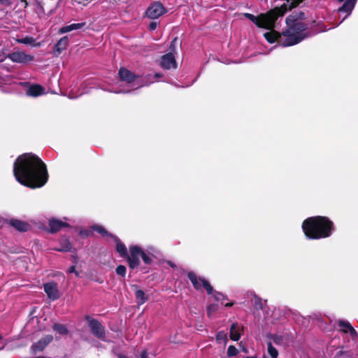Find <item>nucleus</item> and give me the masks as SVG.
Here are the masks:
<instances>
[{
  "mask_svg": "<svg viewBox=\"0 0 358 358\" xmlns=\"http://www.w3.org/2000/svg\"><path fill=\"white\" fill-rule=\"evenodd\" d=\"M302 229L308 238L320 239L331 236L334 231V224L327 217L315 216L305 220Z\"/></svg>",
  "mask_w": 358,
  "mask_h": 358,
  "instance_id": "obj_3",
  "label": "nucleus"
},
{
  "mask_svg": "<svg viewBox=\"0 0 358 358\" xmlns=\"http://www.w3.org/2000/svg\"><path fill=\"white\" fill-rule=\"evenodd\" d=\"M130 255L125 258L127 259L129 266L131 269L136 268L140 264V257L142 255V248L138 245H131L129 247Z\"/></svg>",
  "mask_w": 358,
  "mask_h": 358,
  "instance_id": "obj_9",
  "label": "nucleus"
},
{
  "mask_svg": "<svg viewBox=\"0 0 358 358\" xmlns=\"http://www.w3.org/2000/svg\"><path fill=\"white\" fill-rule=\"evenodd\" d=\"M167 12L166 8L159 1L152 2L145 10V15L152 20L159 18Z\"/></svg>",
  "mask_w": 358,
  "mask_h": 358,
  "instance_id": "obj_8",
  "label": "nucleus"
},
{
  "mask_svg": "<svg viewBox=\"0 0 358 358\" xmlns=\"http://www.w3.org/2000/svg\"><path fill=\"white\" fill-rule=\"evenodd\" d=\"M246 358H255L254 357H247Z\"/></svg>",
  "mask_w": 358,
  "mask_h": 358,
  "instance_id": "obj_51",
  "label": "nucleus"
},
{
  "mask_svg": "<svg viewBox=\"0 0 358 358\" xmlns=\"http://www.w3.org/2000/svg\"><path fill=\"white\" fill-rule=\"evenodd\" d=\"M64 220L65 221H68V220H69V219H68L67 217H64Z\"/></svg>",
  "mask_w": 358,
  "mask_h": 358,
  "instance_id": "obj_50",
  "label": "nucleus"
},
{
  "mask_svg": "<svg viewBox=\"0 0 358 358\" xmlns=\"http://www.w3.org/2000/svg\"><path fill=\"white\" fill-rule=\"evenodd\" d=\"M324 31L323 29H320L318 32Z\"/></svg>",
  "mask_w": 358,
  "mask_h": 358,
  "instance_id": "obj_53",
  "label": "nucleus"
},
{
  "mask_svg": "<svg viewBox=\"0 0 358 358\" xmlns=\"http://www.w3.org/2000/svg\"><path fill=\"white\" fill-rule=\"evenodd\" d=\"M263 358H268L266 355H264Z\"/></svg>",
  "mask_w": 358,
  "mask_h": 358,
  "instance_id": "obj_52",
  "label": "nucleus"
},
{
  "mask_svg": "<svg viewBox=\"0 0 358 358\" xmlns=\"http://www.w3.org/2000/svg\"><path fill=\"white\" fill-rule=\"evenodd\" d=\"M158 23L157 22H151L148 25V29L150 31H154L156 29Z\"/></svg>",
  "mask_w": 358,
  "mask_h": 358,
  "instance_id": "obj_40",
  "label": "nucleus"
},
{
  "mask_svg": "<svg viewBox=\"0 0 358 358\" xmlns=\"http://www.w3.org/2000/svg\"><path fill=\"white\" fill-rule=\"evenodd\" d=\"M155 82L153 74L149 73L144 76H139V83H138V88L148 86Z\"/></svg>",
  "mask_w": 358,
  "mask_h": 358,
  "instance_id": "obj_20",
  "label": "nucleus"
},
{
  "mask_svg": "<svg viewBox=\"0 0 358 358\" xmlns=\"http://www.w3.org/2000/svg\"><path fill=\"white\" fill-rule=\"evenodd\" d=\"M167 264L169 265L173 268H176V265L173 262H172L171 261H168L167 262Z\"/></svg>",
  "mask_w": 358,
  "mask_h": 358,
  "instance_id": "obj_44",
  "label": "nucleus"
},
{
  "mask_svg": "<svg viewBox=\"0 0 358 358\" xmlns=\"http://www.w3.org/2000/svg\"><path fill=\"white\" fill-rule=\"evenodd\" d=\"M92 229L93 231L100 234L103 236H110V235H112L111 234L108 233L104 229V227L103 226L99 225V224H94L93 226H92Z\"/></svg>",
  "mask_w": 358,
  "mask_h": 358,
  "instance_id": "obj_26",
  "label": "nucleus"
},
{
  "mask_svg": "<svg viewBox=\"0 0 358 358\" xmlns=\"http://www.w3.org/2000/svg\"><path fill=\"white\" fill-rule=\"evenodd\" d=\"M116 273L117 275H122V277H124L126 275V267L123 265H119L116 268Z\"/></svg>",
  "mask_w": 358,
  "mask_h": 358,
  "instance_id": "obj_36",
  "label": "nucleus"
},
{
  "mask_svg": "<svg viewBox=\"0 0 358 358\" xmlns=\"http://www.w3.org/2000/svg\"><path fill=\"white\" fill-rule=\"evenodd\" d=\"M10 224L15 229L22 232L27 231L30 228L28 223L18 220H11Z\"/></svg>",
  "mask_w": 358,
  "mask_h": 358,
  "instance_id": "obj_21",
  "label": "nucleus"
},
{
  "mask_svg": "<svg viewBox=\"0 0 358 358\" xmlns=\"http://www.w3.org/2000/svg\"><path fill=\"white\" fill-rule=\"evenodd\" d=\"M241 327L238 323H233L230 327V338L234 341H237L241 338Z\"/></svg>",
  "mask_w": 358,
  "mask_h": 358,
  "instance_id": "obj_22",
  "label": "nucleus"
},
{
  "mask_svg": "<svg viewBox=\"0 0 358 358\" xmlns=\"http://www.w3.org/2000/svg\"><path fill=\"white\" fill-rule=\"evenodd\" d=\"M338 325L341 331L344 334H349L352 339L354 340L357 337V332L348 321L340 320L338 321Z\"/></svg>",
  "mask_w": 358,
  "mask_h": 358,
  "instance_id": "obj_15",
  "label": "nucleus"
},
{
  "mask_svg": "<svg viewBox=\"0 0 358 358\" xmlns=\"http://www.w3.org/2000/svg\"><path fill=\"white\" fill-rule=\"evenodd\" d=\"M189 280L191 281L193 287L198 291L206 289L208 294L213 293V287L210 285V282L202 277H199L194 272H189L187 274Z\"/></svg>",
  "mask_w": 358,
  "mask_h": 358,
  "instance_id": "obj_6",
  "label": "nucleus"
},
{
  "mask_svg": "<svg viewBox=\"0 0 358 358\" xmlns=\"http://www.w3.org/2000/svg\"><path fill=\"white\" fill-rule=\"evenodd\" d=\"M1 338H2V336L0 335V340H1Z\"/></svg>",
  "mask_w": 358,
  "mask_h": 358,
  "instance_id": "obj_54",
  "label": "nucleus"
},
{
  "mask_svg": "<svg viewBox=\"0 0 358 358\" xmlns=\"http://www.w3.org/2000/svg\"><path fill=\"white\" fill-rule=\"evenodd\" d=\"M53 329L60 335H66L68 334V329L64 324H55L53 325Z\"/></svg>",
  "mask_w": 358,
  "mask_h": 358,
  "instance_id": "obj_29",
  "label": "nucleus"
},
{
  "mask_svg": "<svg viewBox=\"0 0 358 358\" xmlns=\"http://www.w3.org/2000/svg\"><path fill=\"white\" fill-rule=\"evenodd\" d=\"M147 357V352L145 351H143L141 354V358H146Z\"/></svg>",
  "mask_w": 358,
  "mask_h": 358,
  "instance_id": "obj_45",
  "label": "nucleus"
},
{
  "mask_svg": "<svg viewBox=\"0 0 358 358\" xmlns=\"http://www.w3.org/2000/svg\"><path fill=\"white\" fill-rule=\"evenodd\" d=\"M234 304V302H229V303H227L224 305V306L227 307V308H229V307H231Z\"/></svg>",
  "mask_w": 358,
  "mask_h": 358,
  "instance_id": "obj_46",
  "label": "nucleus"
},
{
  "mask_svg": "<svg viewBox=\"0 0 358 358\" xmlns=\"http://www.w3.org/2000/svg\"><path fill=\"white\" fill-rule=\"evenodd\" d=\"M216 341L220 344L226 345L227 341V336L224 331H219L216 335Z\"/></svg>",
  "mask_w": 358,
  "mask_h": 358,
  "instance_id": "obj_28",
  "label": "nucleus"
},
{
  "mask_svg": "<svg viewBox=\"0 0 358 358\" xmlns=\"http://www.w3.org/2000/svg\"><path fill=\"white\" fill-rule=\"evenodd\" d=\"M145 251L150 255H152L154 256L155 253L157 252V250L152 247V246H149L146 249H145Z\"/></svg>",
  "mask_w": 358,
  "mask_h": 358,
  "instance_id": "obj_39",
  "label": "nucleus"
},
{
  "mask_svg": "<svg viewBox=\"0 0 358 358\" xmlns=\"http://www.w3.org/2000/svg\"><path fill=\"white\" fill-rule=\"evenodd\" d=\"M132 288L135 289V297L137 303L138 305L145 303L148 301V296L145 295V292L141 289H137L138 286L136 285H132Z\"/></svg>",
  "mask_w": 358,
  "mask_h": 358,
  "instance_id": "obj_19",
  "label": "nucleus"
},
{
  "mask_svg": "<svg viewBox=\"0 0 358 358\" xmlns=\"http://www.w3.org/2000/svg\"><path fill=\"white\" fill-rule=\"evenodd\" d=\"M60 247L57 249V251L69 252L72 248L71 244L67 239H62L60 242Z\"/></svg>",
  "mask_w": 358,
  "mask_h": 358,
  "instance_id": "obj_25",
  "label": "nucleus"
},
{
  "mask_svg": "<svg viewBox=\"0 0 358 358\" xmlns=\"http://www.w3.org/2000/svg\"><path fill=\"white\" fill-rule=\"evenodd\" d=\"M271 338L275 344L280 345L282 343L283 338L281 336L278 335H273Z\"/></svg>",
  "mask_w": 358,
  "mask_h": 358,
  "instance_id": "obj_38",
  "label": "nucleus"
},
{
  "mask_svg": "<svg viewBox=\"0 0 358 358\" xmlns=\"http://www.w3.org/2000/svg\"><path fill=\"white\" fill-rule=\"evenodd\" d=\"M150 255L145 250H142L141 258L145 264L149 265L152 263V259Z\"/></svg>",
  "mask_w": 358,
  "mask_h": 358,
  "instance_id": "obj_32",
  "label": "nucleus"
},
{
  "mask_svg": "<svg viewBox=\"0 0 358 358\" xmlns=\"http://www.w3.org/2000/svg\"><path fill=\"white\" fill-rule=\"evenodd\" d=\"M86 320L88 322V326L92 334L95 337L103 341L109 342V341L106 338L105 327L97 320L89 316L86 317Z\"/></svg>",
  "mask_w": 358,
  "mask_h": 358,
  "instance_id": "obj_7",
  "label": "nucleus"
},
{
  "mask_svg": "<svg viewBox=\"0 0 358 358\" xmlns=\"http://www.w3.org/2000/svg\"><path fill=\"white\" fill-rule=\"evenodd\" d=\"M85 25V22H81V23H73L69 25L64 26L62 27L59 30V32L61 34H64L67 32H70L71 31L83 28Z\"/></svg>",
  "mask_w": 358,
  "mask_h": 358,
  "instance_id": "obj_23",
  "label": "nucleus"
},
{
  "mask_svg": "<svg viewBox=\"0 0 358 358\" xmlns=\"http://www.w3.org/2000/svg\"><path fill=\"white\" fill-rule=\"evenodd\" d=\"M339 2H343L341 7L338 9L339 17H342L340 23L345 20L348 16L350 15L352 10L354 9L357 0H338Z\"/></svg>",
  "mask_w": 358,
  "mask_h": 358,
  "instance_id": "obj_10",
  "label": "nucleus"
},
{
  "mask_svg": "<svg viewBox=\"0 0 358 358\" xmlns=\"http://www.w3.org/2000/svg\"><path fill=\"white\" fill-rule=\"evenodd\" d=\"M119 357L120 358H126V357L124 355H120Z\"/></svg>",
  "mask_w": 358,
  "mask_h": 358,
  "instance_id": "obj_48",
  "label": "nucleus"
},
{
  "mask_svg": "<svg viewBox=\"0 0 358 358\" xmlns=\"http://www.w3.org/2000/svg\"><path fill=\"white\" fill-rule=\"evenodd\" d=\"M18 42L20 43L28 45V44H31L32 43H34V39L32 37L26 36L24 38H22L18 40Z\"/></svg>",
  "mask_w": 358,
  "mask_h": 358,
  "instance_id": "obj_35",
  "label": "nucleus"
},
{
  "mask_svg": "<svg viewBox=\"0 0 358 358\" xmlns=\"http://www.w3.org/2000/svg\"><path fill=\"white\" fill-rule=\"evenodd\" d=\"M7 0H0V3L4 4Z\"/></svg>",
  "mask_w": 358,
  "mask_h": 358,
  "instance_id": "obj_47",
  "label": "nucleus"
},
{
  "mask_svg": "<svg viewBox=\"0 0 358 358\" xmlns=\"http://www.w3.org/2000/svg\"><path fill=\"white\" fill-rule=\"evenodd\" d=\"M7 58L15 63L27 64L32 62L34 59V56L26 54L22 51H15L9 53Z\"/></svg>",
  "mask_w": 358,
  "mask_h": 358,
  "instance_id": "obj_11",
  "label": "nucleus"
},
{
  "mask_svg": "<svg viewBox=\"0 0 358 358\" xmlns=\"http://www.w3.org/2000/svg\"><path fill=\"white\" fill-rule=\"evenodd\" d=\"M13 174L18 182L32 189L43 187L48 179L46 165L31 152L17 157L13 164Z\"/></svg>",
  "mask_w": 358,
  "mask_h": 358,
  "instance_id": "obj_1",
  "label": "nucleus"
},
{
  "mask_svg": "<svg viewBox=\"0 0 358 358\" xmlns=\"http://www.w3.org/2000/svg\"><path fill=\"white\" fill-rule=\"evenodd\" d=\"M211 295L214 297V299L216 301H222L227 299V296H225L223 294L214 290L213 293Z\"/></svg>",
  "mask_w": 358,
  "mask_h": 358,
  "instance_id": "obj_34",
  "label": "nucleus"
},
{
  "mask_svg": "<svg viewBox=\"0 0 358 358\" xmlns=\"http://www.w3.org/2000/svg\"><path fill=\"white\" fill-rule=\"evenodd\" d=\"M303 0H285L280 6L264 14L256 17L252 14L245 13L243 15L251 20L258 27H262L270 30L264 34L266 40L273 43L281 38V35L274 30L275 23L278 18L282 17L287 11L296 7Z\"/></svg>",
  "mask_w": 358,
  "mask_h": 358,
  "instance_id": "obj_2",
  "label": "nucleus"
},
{
  "mask_svg": "<svg viewBox=\"0 0 358 358\" xmlns=\"http://www.w3.org/2000/svg\"><path fill=\"white\" fill-rule=\"evenodd\" d=\"M238 353V350L234 345H229L227 349V355L229 357L235 356Z\"/></svg>",
  "mask_w": 358,
  "mask_h": 358,
  "instance_id": "obj_37",
  "label": "nucleus"
},
{
  "mask_svg": "<svg viewBox=\"0 0 358 358\" xmlns=\"http://www.w3.org/2000/svg\"><path fill=\"white\" fill-rule=\"evenodd\" d=\"M110 237L116 243V251L119 253L121 257L125 258L128 256L127 249L124 243L121 242L119 238L114 235H110Z\"/></svg>",
  "mask_w": 358,
  "mask_h": 358,
  "instance_id": "obj_17",
  "label": "nucleus"
},
{
  "mask_svg": "<svg viewBox=\"0 0 358 358\" xmlns=\"http://www.w3.org/2000/svg\"><path fill=\"white\" fill-rule=\"evenodd\" d=\"M160 66L164 70L177 68V63L174 55L169 52L164 55L160 61Z\"/></svg>",
  "mask_w": 358,
  "mask_h": 358,
  "instance_id": "obj_12",
  "label": "nucleus"
},
{
  "mask_svg": "<svg viewBox=\"0 0 358 358\" xmlns=\"http://www.w3.org/2000/svg\"><path fill=\"white\" fill-rule=\"evenodd\" d=\"M53 337L51 335H46L40 339L38 342L34 343L31 347V350L32 353H37L43 350L45 347L52 341Z\"/></svg>",
  "mask_w": 358,
  "mask_h": 358,
  "instance_id": "obj_14",
  "label": "nucleus"
},
{
  "mask_svg": "<svg viewBox=\"0 0 358 358\" xmlns=\"http://www.w3.org/2000/svg\"><path fill=\"white\" fill-rule=\"evenodd\" d=\"M218 310V306L215 303L210 304L207 308V314L210 317L213 314L216 313Z\"/></svg>",
  "mask_w": 358,
  "mask_h": 358,
  "instance_id": "obj_31",
  "label": "nucleus"
},
{
  "mask_svg": "<svg viewBox=\"0 0 358 358\" xmlns=\"http://www.w3.org/2000/svg\"><path fill=\"white\" fill-rule=\"evenodd\" d=\"M69 40L67 36L62 37L55 45V50L60 54L68 45Z\"/></svg>",
  "mask_w": 358,
  "mask_h": 358,
  "instance_id": "obj_24",
  "label": "nucleus"
},
{
  "mask_svg": "<svg viewBox=\"0 0 358 358\" xmlns=\"http://www.w3.org/2000/svg\"><path fill=\"white\" fill-rule=\"evenodd\" d=\"M267 352H268V355L271 358H277L278 356V350L273 346L271 343H268Z\"/></svg>",
  "mask_w": 358,
  "mask_h": 358,
  "instance_id": "obj_30",
  "label": "nucleus"
},
{
  "mask_svg": "<svg viewBox=\"0 0 358 358\" xmlns=\"http://www.w3.org/2000/svg\"><path fill=\"white\" fill-rule=\"evenodd\" d=\"M252 304L256 310H262L263 308V303L262 299L257 295H254L251 299Z\"/></svg>",
  "mask_w": 358,
  "mask_h": 358,
  "instance_id": "obj_27",
  "label": "nucleus"
},
{
  "mask_svg": "<svg viewBox=\"0 0 358 358\" xmlns=\"http://www.w3.org/2000/svg\"><path fill=\"white\" fill-rule=\"evenodd\" d=\"M4 346H5V345H3V346L0 347V350H3V349L4 348Z\"/></svg>",
  "mask_w": 358,
  "mask_h": 358,
  "instance_id": "obj_49",
  "label": "nucleus"
},
{
  "mask_svg": "<svg viewBox=\"0 0 358 358\" xmlns=\"http://www.w3.org/2000/svg\"><path fill=\"white\" fill-rule=\"evenodd\" d=\"M121 84L120 89L113 91L114 93H129L138 89V83H139V76L133 74L130 71L125 68H120L118 72Z\"/></svg>",
  "mask_w": 358,
  "mask_h": 358,
  "instance_id": "obj_5",
  "label": "nucleus"
},
{
  "mask_svg": "<svg viewBox=\"0 0 358 358\" xmlns=\"http://www.w3.org/2000/svg\"><path fill=\"white\" fill-rule=\"evenodd\" d=\"M45 93V89L39 85H31L26 91L29 96L36 97Z\"/></svg>",
  "mask_w": 358,
  "mask_h": 358,
  "instance_id": "obj_18",
  "label": "nucleus"
},
{
  "mask_svg": "<svg viewBox=\"0 0 358 358\" xmlns=\"http://www.w3.org/2000/svg\"><path fill=\"white\" fill-rule=\"evenodd\" d=\"M68 273H74L76 274V276H78V275H79L78 272L76 270V267H75V266H71L68 269Z\"/></svg>",
  "mask_w": 358,
  "mask_h": 358,
  "instance_id": "obj_41",
  "label": "nucleus"
},
{
  "mask_svg": "<svg viewBox=\"0 0 358 358\" xmlns=\"http://www.w3.org/2000/svg\"><path fill=\"white\" fill-rule=\"evenodd\" d=\"M91 234V231L90 230L85 229V230H81L80 231V234L83 236H88Z\"/></svg>",
  "mask_w": 358,
  "mask_h": 358,
  "instance_id": "obj_42",
  "label": "nucleus"
},
{
  "mask_svg": "<svg viewBox=\"0 0 358 358\" xmlns=\"http://www.w3.org/2000/svg\"><path fill=\"white\" fill-rule=\"evenodd\" d=\"M49 232L53 234L59 231L62 228L69 227V224L62 220L51 218L48 220Z\"/></svg>",
  "mask_w": 358,
  "mask_h": 358,
  "instance_id": "obj_16",
  "label": "nucleus"
},
{
  "mask_svg": "<svg viewBox=\"0 0 358 358\" xmlns=\"http://www.w3.org/2000/svg\"><path fill=\"white\" fill-rule=\"evenodd\" d=\"M44 291L48 298L52 301L59 299L60 296L57 284L54 282H50L44 284Z\"/></svg>",
  "mask_w": 358,
  "mask_h": 358,
  "instance_id": "obj_13",
  "label": "nucleus"
},
{
  "mask_svg": "<svg viewBox=\"0 0 358 358\" xmlns=\"http://www.w3.org/2000/svg\"><path fill=\"white\" fill-rule=\"evenodd\" d=\"M291 19L289 17L286 18V22L289 26L285 31L282 33L285 39L281 42L282 47H288L296 45L307 38L308 36L305 33L307 29L306 25L301 21H295L293 25H290Z\"/></svg>",
  "mask_w": 358,
  "mask_h": 358,
  "instance_id": "obj_4",
  "label": "nucleus"
},
{
  "mask_svg": "<svg viewBox=\"0 0 358 358\" xmlns=\"http://www.w3.org/2000/svg\"><path fill=\"white\" fill-rule=\"evenodd\" d=\"M153 76L155 77V82L158 81L160 78L163 77V74L161 73H153Z\"/></svg>",
  "mask_w": 358,
  "mask_h": 358,
  "instance_id": "obj_43",
  "label": "nucleus"
},
{
  "mask_svg": "<svg viewBox=\"0 0 358 358\" xmlns=\"http://www.w3.org/2000/svg\"><path fill=\"white\" fill-rule=\"evenodd\" d=\"M73 90H74L73 89H71V91H70V92H69V97H70L71 99H75V98H76V97H78V96H79L82 95L83 94L87 92L85 90V88H83V89H81V90H79V92H78L76 94H73Z\"/></svg>",
  "mask_w": 358,
  "mask_h": 358,
  "instance_id": "obj_33",
  "label": "nucleus"
}]
</instances>
